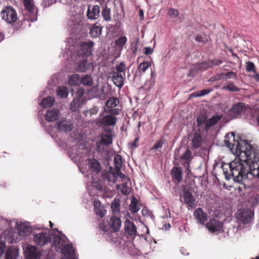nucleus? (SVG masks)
I'll use <instances>...</instances> for the list:
<instances>
[{
	"mask_svg": "<svg viewBox=\"0 0 259 259\" xmlns=\"http://www.w3.org/2000/svg\"><path fill=\"white\" fill-rule=\"evenodd\" d=\"M224 142L237 156L229 163H222L224 174L227 180L233 179L236 182L242 183L246 176L250 174V166L254 162L256 151L245 140L236 141L233 133L226 135Z\"/></svg>",
	"mask_w": 259,
	"mask_h": 259,
	"instance_id": "obj_1",
	"label": "nucleus"
},
{
	"mask_svg": "<svg viewBox=\"0 0 259 259\" xmlns=\"http://www.w3.org/2000/svg\"><path fill=\"white\" fill-rule=\"evenodd\" d=\"M121 110L119 109H104L105 114L100 115L97 118L96 123L99 126H103L108 128V126L114 127L115 126L118 118L116 115L120 114Z\"/></svg>",
	"mask_w": 259,
	"mask_h": 259,
	"instance_id": "obj_2",
	"label": "nucleus"
},
{
	"mask_svg": "<svg viewBox=\"0 0 259 259\" xmlns=\"http://www.w3.org/2000/svg\"><path fill=\"white\" fill-rule=\"evenodd\" d=\"M53 239L52 246L55 248L57 251L60 250L63 254L73 253V247L71 245L66 244V238L65 236L55 234L51 236Z\"/></svg>",
	"mask_w": 259,
	"mask_h": 259,
	"instance_id": "obj_3",
	"label": "nucleus"
},
{
	"mask_svg": "<svg viewBox=\"0 0 259 259\" xmlns=\"http://www.w3.org/2000/svg\"><path fill=\"white\" fill-rule=\"evenodd\" d=\"M125 68V64L123 62H121L119 65H116L115 68H113L110 73L113 83L119 88H122L124 84Z\"/></svg>",
	"mask_w": 259,
	"mask_h": 259,
	"instance_id": "obj_4",
	"label": "nucleus"
},
{
	"mask_svg": "<svg viewBox=\"0 0 259 259\" xmlns=\"http://www.w3.org/2000/svg\"><path fill=\"white\" fill-rule=\"evenodd\" d=\"M24 10L23 11L24 19L33 22L37 20V10L34 5V0H22Z\"/></svg>",
	"mask_w": 259,
	"mask_h": 259,
	"instance_id": "obj_5",
	"label": "nucleus"
},
{
	"mask_svg": "<svg viewBox=\"0 0 259 259\" xmlns=\"http://www.w3.org/2000/svg\"><path fill=\"white\" fill-rule=\"evenodd\" d=\"M236 216L239 224H247L251 222L253 213L250 209H242L237 211Z\"/></svg>",
	"mask_w": 259,
	"mask_h": 259,
	"instance_id": "obj_6",
	"label": "nucleus"
},
{
	"mask_svg": "<svg viewBox=\"0 0 259 259\" xmlns=\"http://www.w3.org/2000/svg\"><path fill=\"white\" fill-rule=\"evenodd\" d=\"M1 13L3 19L8 23H14L17 20V14L11 6L7 7Z\"/></svg>",
	"mask_w": 259,
	"mask_h": 259,
	"instance_id": "obj_7",
	"label": "nucleus"
},
{
	"mask_svg": "<svg viewBox=\"0 0 259 259\" xmlns=\"http://www.w3.org/2000/svg\"><path fill=\"white\" fill-rule=\"evenodd\" d=\"M34 243L39 246H43L51 242V235L48 233L40 232L33 234Z\"/></svg>",
	"mask_w": 259,
	"mask_h": 259,
	"instance_id": "obj_8",
	"label": "nucleus"
},
{
	"mask_svg": "<svg viewBox=\"0 0 259 259\" xmlns=\"http://www.w3.org/2000/svg\"><path fill=\"white\" fill-rule=\"evenodd\" d=\"M25 259H40L41 256L40 251L34 245H27L24 250Z\"/></svg>",
	"mask_w": 259,
	"mask_h": 259,
	"instance_id": "obj_9",
	"label": "nucleus"
},
{
	"mask_svg": "<svg viewBox=\"0 0 259 259\" xmlns=\"http://www.w3.org/2000/svg\"><path fill=\"white\" fill-rule=\"evenodd\" d=\"M94 42L92 41H82L80 45L78 51L79 57H90L92 54Z\"/></svg>",
	"mask_w": 259,
	"mask_h": 259,
	"instance_id": "obj_10",
	"label": "nucleus"
},
{
	"mask_svg": "<svg viewBox=\"0 0 259 259\" xmlns=\"http://www.w3.org/2000/svg\"><path fill=\"white\" fill-rule=\"evenodd\" d=\"M248 108L243 103H238L234 104L230 110V114L234 118L240 117L245 113Z\"/></svg>",
	"mask_w": 259,
	"mask_h": 259,
	"instance_id": "obj_11",
	"label": "nucleus"
},
{
	"mask_svg": "<svg viewBox=\"0 0 259 259\" xmlns=\"http://www.w3.org/2000/svg\"><path fill=\"white\" fill-rule=\"evenodd\" d=\"M183 199L188 209L193 208L196 205V199L193 194L186 188L183 190Z\"/></svg>",
	"mask_w": 259,
	"mask_h": 259,
	"instance_id": "obj_12",
	"label": "nucleus"
},
{
	"mask_svg": "<svg viewBox=\"0 0 259 259\" xmlns=\"http://www.w3.org/2000/svg\"><path fill=\"white\" fill-rule=\"evenodd\" d=\"M56 127L60 131L69 132L72 129L73 124L70 120L62 118L56 122Z\"/></svg>",
	"mask_w": 259,
	"mask_h": 259,
	"instance_id": "obj_13",
	"label": "nucleus"
},
{
	"mask_svg": "<svg viewBox=\"0 0 259 259\" xmlns=\"http://www.w3.org/2000/svg\"><path fill=\"white\" fill-rule=\"evenodd\" d=\"M222 63V61L219 59H214L209 60L208 61H204L195 64L194 69H196V70H204L212 67L214 65H218L221 64Z\"/></svg>",
	"mask_w": 259,
	"mask_h": 259,
	"instance_id": "obj_14",
	"label": "nucleus"
},
{
	"mask_svg": "<svg viewBox=\"0 0 259 259\" xmlns=\"http://www.w3.org/2000/svg\"><path fill=\"white\" fill-rule=\"evenodd\" d=\"M205 131H201L200 129H197L195 133L194 134L193 138L192 140V147L195 149L199 148L202 144L204 141V132Z\"/></svg>",
	"mask_w": 259,
	"mask_h": 259,
	"instance_id": "obj_15",
	"label": "nucleus"
},
{
	"mask_svg": "<svg viewBox=\"0 0 259 259\" xmlns=\"http://www.w3.org/2000/svg\"><path fill=\"white\" fill-rule=\"evenodd\" d=\"M223 224L219 221L211 219L205 224V226L208 230L211 233H215L220 231L223 228Z\"/></svg>",
	"mask_w": 259,
	"mask_h": 259,
	"instance_id": "obj_16",
	"label": "nucleus"
},
{
	"mask_svg": "<svg viewBox=\"0 0 259 259\" xmlns=\"http://www.w3.org/2000/svg\"><path fill=\"white\" fill-rule=\"evenodd\" d=\"M114 163L115 166L114 171H116V174H117L119 177H122L123 178L124 181H127L128 180V178L120 171V168L122 164V158L120 155L116 154L114 156Z\"/></svg>",
	"mask_w": 259,
	"mask_h": 259,
	"instance_id": "obj_17",
	"label": "nucleus"
},
{
	"mask_svg": "<svg viewBox=\"0 0 259 259\" xmlns=\"http://www.w3.org/2000/svg\"><path fill=\"white\" fill-rule=\"evenodd\" d=\"M104 131L106 134H102L100 141L108 146L112 143V138L114 137L113 130L112 128H104Z\"/></svg>",
	"mask_w": 259,
	"mask_h": 259,
	"instance_id": "obj_18",
	"label": "nucleus"
},
{
	"mask_svg": "<svg viewBox=\"0 0 259 259\" xmlns=\"http://www.w3.org/2000/svg\"><path fill=\"white\" fill-rule=\"evenodd\" d=\"M193 216L197 223L203 225L207 220V214L202 210L201 208H197L193 213Z\"/></svg>",
	"mask_w": 259,
	"mask_h": 259,
	"instance_id": "obj_19",
	"label": "nucleus"
},
{
	"mask_svg": "<svg viewBox=\"0 0 259 259\" xmlns=\"http://www.w3.org/2000/svg\"><path fill=\"white\" fill-rule=\"evenodd\" d=\"M100 7L98 5L88 7L87 12V16L89 19L95 20L97 19L100 16Z\"/></svg>",
	"mask_w": 259,
	"mask_h": 259,
	"instance_id": "obj_20",
	"label": "nucleus"
},
{
	"mask_svg": "<svg viewBox=\"0 0 259 259\" xmlns=\"http://www.w3.org/2000/svg\"><path fill=\"white\" fill-rule=\"evenodd\" d=\"M15 227H17L20 236L24 237L28 236L31 232V228L25 225L23 223L19 224L18 222H15Z\"/></svg>",
	"mask_w": 259,
	"mask_h": 259,
	"instance_id": "obj_21",
	"label": "nucleus"
},
{
	"mask_svg": "<svg viewBox=\"0 0 259 259\" xmlns=\"http://www.w3.org/2000/svg\"><path fill=\"white\" fill-rule=\"evenodd\" d=\"M59 115V111L56 109H53L51 110H48L46 112L45 115V119L49 122L54 121L58 119Z\"/></svg>",
	"mask_w": 259,
	"mask_h": 259,
	"instance_id": "obj_22",
	"label": "nucleus"
},
{
	"mask_svg": "<svg viewBox=\"0 0 259 259\" xmlns=\"http://www.w3.org/2000/svg\"><path fill=\"white\" fill-rule=\"evenodd\" d=\"M119 178L121 179L122 183L121 185H117L116 186L117 188L122 194L125 195L129 194L131 191V188L127 184L128 183H130V180L128 179L127 181H124V178L122 177H119Z\"/></svg>",
	"mask_w": 259,
	"mask_h": 259,
	"instance_id": "obj_23",
	"label": "nucleus"
},
{
	"mask_svg": "<svg viewBox=\"0 0 259 259\" xmlns=\"http://www.w3.org/2000/svg\"><path fill=\"white\" fill-rule=\"evenodd\" d=\"M124 230L125 233L130 236H135L137 233L136 225L129 220L125 222Z\"/></svg>",
	"mask_w": 259,
	"mask_h": 259,
	"instance_id": "obj_24",
	"label": "nucleus"
},
{
	"mask_svg": "<svg viewBox=\"0 0 259 259\" xmlns=\"http://www.w3.org/2000/svg\"><path fill=\"white\" fill-rule=\"evenodd\" d=\"M110 227L114 232L119 231L121 227V222L119 218L116 216L111 217L109 223Z\"/></svg>",
	"mask_w": 259,
	"mask_h": 259,
	"instance_id": "obj_25",
	"label": "nucleus"
},
{
	"mask_svg": "<svg viewBox=\"0 0 259 259\" xmlns=\"http://www.w3.org/2000/svg\"><path fill=\"white\" fill-rule=\"evenodd\" d=\"M253 160L254 162L250 166V174L252 175H256L257 178L259 179V163L258 153L257 152L255 158H254V159H253Z\"/></svg>",
	"mask_w": 259,
	"mask_h": 259,
	"instance_id": "obj_26",
	"label": "nucleus"
},
{
	"mask_svg": "<svg viewBox=\"0 0 259 259\" xmlns=\"http://www.w3.org/2000/svg\"><path fill=\"white\" fill-rule=\"evenodd\" d=\"M88 57L85 56L81 57L82 60L79 62L77 68L79 72H84L90 67L91 63L88 62ZM79 58H81V57Z\"/></svg>",
	"mask_w": 259,
	"mask_h": 259,
	"instance_id": "obj_27",
	"label": "nucleus"
},
{
	"mask_svg": "<svg viewBox=\"0 0 259 259\" xmlns=\"http://www.w3.org/2000/svg\"><path fill=\"white\" fill-rule=\"evenodd\" d=\"M19 249L17 248L9 247L5 254V259H17Z\"/></svg>",
	"mask_w": 259,
	"mask_h": 259,
	"instance_id": "obj_28",
	"label": "nucleus"
},
{
	"mask_svg": "<svg viewBox=\"0 0 259 259\" xmlns=\"http://www.w3.org/2000/svg\"><path fill=\"white\" fill-rule=\"evenodd\" d=\"M89 165L91 171L95 174H98L101 170L100 163L96 159H89Z\"/></svg>",
	"mask_w": 259,
	"mask_h": 259,
	"instance_id": "obj_29",
	"label": "nucleus"
},
{
	"mask_svg": "<svg viewBox=\"0 0 259 259\" xmlns=\"http://www.w3.org/2000/svg\"><path fill=\"white\" fill-rule=\"evenodd\" d=\"M221 116H213L211 118L206 120L205 123L204 131L206 132L212 126L215 125L221 119Z\"/></svg>",
	"mask_w": 259,
	"mask_h": 259,
	"instance_id": "obj_30",
	"label": "nucleus"
},
{
	"mask_svg": "<svg viewBox=\"0 0 259 259\" xmlns=\"http://www.w3.org/2000/svg\"><path fill=\"white\" fill-rule=\"evenodd\" d=\"M120 199L115 197L111 202V208L114 214H118L120 212Z\"/></svg>",
	"mask_w": 259,
	"mask_h": 259,
	"instance_id": "obj_31",
	"label": "nucleus"
},
{
	"mask_svg": "<svg viewBox=\"0 0 259 259\" xmlns=\"http://www.w3.org/2000/svg\"><path fill=\"white\" fill-rule=\"evenodd\" d=\"M119 103V101L117 98L112 97L106 101V106L107 107V109H116V107Z\"/></svg>",
	"mask_w": 259,
	"mask_h": 259,
	"instance_id": "obj_32",
	"label": "nucleus"
},
{
	"mask_svg": "<svg viewBox=\"0 0 259 259\" xmlns=\"http://www.w3.org/2000/svg\"><path fill=\"white\" fill-rule=\"evenodd\" d=\"M174 178L178 182L182 181V170L180 167H175L171 171Z\"/></svg>",
	"mask_w": 259,
	"mask_h": 259,
	"instance_id": "obj_33",
	"label": "nucleus"
},
{
	"mask_svg": "<svg viewBox=\"0 0 259 259\" xmlns=\"http://www.w3.org/2000/svg\"><path fill=\"white\" fill-rule=\"evenodd\" d=\"M102 32V29L96 24L90 27V35L93 37H97L100 35Z\"/></svg>",
	"mask_w": 259,
	"mask_h": 259,
	"instance_id": "obj_34",
	"label": "nucleus"
},
{
	"mask_svg": "<svg viewBox=\"0 0 259 259\" xmlns=\"http://www.w3.org/2000/svg\"><path fill=\"white\" fill-rule=\"evenodd\" d=\"M12 223L13 222H9L7 220L1 218L0 219V229L3 230H12Z\"/></svg>",
	"mask_w": 259,
	"mask_h": 259,
	"instance_id": "obj_35",
	"label": "nucleus"
},
{
	"mask_svg": "<svg viewBox=\"0 0 259 259\" xmlns=\"http://www.w3.org/2000/svg\"><path fill=\"white\" fill-rule=\"evenodd\" d=\"M126 41L127 38L125 36H120L115 41V46L116 49L119 51L122 50Z\"/></svg>",
	"mask_w": 259,
	"mask_h": 259,
	"instance_id": "obj_36",
	"label": "nucleus"
},
{
	"mask_svg": "<svg viewBox=\"0 0 259 259\" xmlns=\"http://www.w3.org/2000/svg\"><path fill=\"white\" fill-rule=\"evenodd\" d=\"M72 23L73 22H71V24H70L71 33L74 34L78 33L82 28V23L80 19H79L78 20H77L76 23H74L73 25Z\"/></svg>",
	"mask_w": 259,
	"mask_h": 259,
	"instance_id": "obj_37",
	"label": "nucleus"
},
{
	"mask_svg": "<svg viewBox=\"0 0 259 259\" xmlns=\"http://www.w3.org/2000/svg\"><path fill=\"white\" fill-rule=\"evenodd\" d=\"M82 106V102L77 99H74L70 103V109L72 111H76L79 110Z\"/></svg>",
	"mask_w": 259,
	"mask_h": 259,
	"instance_id": "obj_38",
	"label": "nucleus"
},
{
	"mask_svg": "<svg viewBox=\"0 0 259 259\" xmlns=\"http://www.w3.org/2000/svg\"><path fill=\"white\" fill-rule=\"evenodd\" d=\"M55 100L54 98L49 97L44 99L40 103V106L44 108H48L52 106L54 104Z\"/></svg>",
	"mask_w": 259,
	"mask_h": 259,
	"instance_id": "obj_39",
	"label": "nucleus"
},
{
	"mask_svg": "<svg viewBox=\"0 0 259 259\" xmlns=\"http://www.w3.org/2000/svg\"><path fill=\"white\" fill-rule=\"evenodd\" d=\"M81 81V77L78 74L71 75L69 79V83L72 86L79 85Z\"/></svg>",
	"mask_w": 259,
	"mask_h": 259,
	"instance_id": "obj_40",
	"label": "nucleus"
},
{
	"mask_svg": "<svg viewBox=\"0 0 259 259\" xmlns=\"http://www.w3.org/2000/svg\"><path fill=\"white\" fill-rule=\"evenodd\" d=\"M93 83V79L91 75H86L81 77L80 84L86 86H91Z\"/></svg>",
	"mask_w": 259,
	"mask_h": 259,
	"instance_id": "obj_41",
	"label": "nucleus"
},
{
	"mask_svg": "<svg viewBox=\"0 0 259 259\" xmlns=\"http://www.w3.org/2000/svg\"><path fill=\"white\" fill-rule=\"evenodd\" d=\"M206 117L203 115H200L197 118V123L198 129L201 131H204L205 123L206 122Z\"/></svg>",
	"mask_w": 259,
	"mask_h": 259,
	"instance_id": "obj_42",
	"label": "nucleus"
},
{
	"mask_svg": "<svg viewBox=\"0 0 259 259\" xmlns=\"http://www.w3.org/2000/svg\"><path fill=\"white\" fill-rule=\"evenodd\" d=\"M140 209V206L138 204L137 199L135 198H133L130 205V210L133 213H136L138 212Z\"/></svg>",
	"mask_w": 259,
	"mask_h": 259,
	"instance_id": "obj_43",
	"label": "nucleus"
},
{
	"mask_svg": "<svg viewBox=\"0 0 259 259\" xmlns=\"http://www.w3.org/2000/svg\"><path fill=\"white\" fill-rule=\"evenodd\" d=\"M57 95L63 98H66L68 95V90L66 87H60L57 90Z\"/></svg>",
	"mask_w": 259,
	"mask_h": 259,
	"instance_id": "obj_44",
	"label": "nucleus"
},
{
	"mask_svg": "<svg viewBox=\"0 0 259 259\" xmlns=\"http://www.w3.org/2000/svg\"><path fill=\"white\" fill-rule=\"evenodd\" d=\"M110 11V9L108 8L106 6L102 11V15L104 19L106 21H110L111 20Z\"/></svg>",
	"mask_w": 259,
	"mask_h": 259,
	"instance_id": "obj_45",
	"label": "nucleus"
},
{
	"mask_svg": "<svg viewBox=\"0 0 259 259\" xmlns=\"http://www.w3.org/2000/svg\"><path fill=\"white\" fill-rule=\"evenodd\" d=\"M107 179L109 182L115 183L116 179L119 178L117 174H116L115 171H112L111 172L107 174L106 176Z\"/></svg>",
	"mask_w": 259,
	"mask_h": 259,
	"instance_id": "obj_46",
	"label": "nucleus"
},
{
	"mask_svg": "<svg viewBox=\"0 0 259 259\" xmlns=\"http://www.w3.org/2000/svg\"><path fill=\"white\" fill-rule=\"evenodd\" d=\"M181 158L182 159L186 160L187 164L189 166V162L192 158L191 151L187 149L185 152V153H184L183 155L181 156Z\"/></svg>",
	"mask_w": 259,
	"mask_h": 259,
	"instance_id": "obj_47",
	"label": "nucleus"
},
{
	"mask_svg": "<svg viewBox=\"0 0 259 259\" xmlns=\"http://www.w3.org/2000/svg\"><path fill=\"white\" fill-rule=\"evenodd\" d=\"M212 90L211 89H206L201 90L198 93H194L191 95V96L193 97H202L204 95H206L209 94L210 92H211Z\"/></svg>",
	"mask_w": 259,
	"mask_h": 259,
	"instance_id": "obj_48",
	"label": "nucleus"
},
{
	"mask_svg": "<svg viewBox=\"0 0 259 259\" xmlns=\"http://www.w3.org/2000/svg\"><path fill=\"white\" fill-rule=\"evenodd\" d=\"M249 202L253 206L258 204L259 203V194H254L250 198Z\"/></svg>",
	"mask_w": 259,
	"mask_h": 259,
	"instance_id": "obj_49",
	"label": "nucleus"
},
{
	"mask_svg": "<svg viewBox=\"0 0 259 259\" xmlns=\"http://www.w3.org/2000/svg\"><path fill=\"white\" fill-rule=\"evenodd\" d=\"M99 111V108L97 106H94L92 108L84 112L86 116H91L93 115L96 114Z\"/></svg>",
	"mask_w": 259,
	"mask_h": 259,
	"instance_id": "obj_50",
	"label": "nucleus"
},
{
	"mask_svg": "<svg viewBox=\"0 0 259 259\" xmlns=\"http://www.w3.org/2000/svg\"><path fill=\"white\" fill-rule=\"evenodd\" d=\"M150 63L149 62H144L141 63L139 66V70L140 72H145V71L150 66Z\"/></svg>",
	"mask_w": 259,
	"mask_h": 259,
	"instance_id": "obj_51",
	"label": "nucleus"
},
{
	"mask_svg": "<svg viewBox=\"0 0 259 259\" xmlns=\"http://www.w3.org/2000/svg\"><path fill=\"white\" fill-rule=\"evenodd\" d=\"M246 70L248 72H255V68L254 63L249 61L246 62Z\"/></svg>",
	"mask_w": 259,
	"mask_h": 259,
	"instance_id": "obj_52",
	"label": "nucleus"
},
{
	"mask_svg": "<svg viewBox=\"0 0 259 259\" xmlns=\"http://www.w3.org/2000/svg\"><path fill=\"white\" fill-rule=\"evenodd\" d=\"M95 211L96 213L100 217H103L106 212V210L103 206L95 208Z\"/></svg>",
	"mask_w": 259,
	"mask_h": 259,
	"instance_id": "obj_53",
	"label": "nucleus"
},
{
	"mask_svg": "<svg viewBox=\"0 0 259 259\" xmlns=\"http://www.w3.org/2000/svg\"><path fill=\"white\" fill-rule=\"evenodd\" d=\"M224 89L231 92H238L239 91V89L233 83L228 84V85L224 87Z\"/></svg>",
	"mask_w": 259,
	"mask_h": 259,
	"instance_id": "obj_54",
	"label": "nucleus"
},
{
	"mask_svg": "<svg viewBox=\"0 0 259 259\" xmlns=\"http://www.w3.org/2000/svg\"><path fill=\"white\" fill-rule=\"evenodd\" d=\"M107 146V145H105L101 141H99L98 143H97V151L99 152H103L105 151Z\"/></svg>",
	"mask_w": 259,
	"mask_h": 259,
	"instance_id": "obj_55",
	"label": "nucleus"
},
{
	"mask_svg": "<svg viewBox=\"0 0 259 259\" xmlns=\"http://www.w3.org/2000/svg\"><path fill=\"white\" fill-rule=\"evenodd\" d=\"M222 75L223 76L225 79H230L232 78L236 79L237 78L236 73L232 71L225 73H222Z\"/></svg>",
	"mask_w": 259,
	"mask_h": 259,
	"instance_id": "obj_56",
	"label": "nucleus"
},
{
	"mask_svg": "<svg viewBox=\"0 0 259 259\" xmlns=\"http://www.w3.org/2000/svg\"><path fill=\"white\" fill-rule=\"evenodd\" d=\"M179 14V11L176 9L170 8L168 10L167 14L172 18L178 16Z\"/></svg>",
	"mask_w": 259,
	"mask_h": 259,
	"instance_id": "obj_57",
	"label": "nucleus"
},
{
	"mask_svg": "<svg viewBox=\"0 0 259 259\" xmlns=\"http://www.w3.org/2000/svg\"><path fill=\"white\" fill-rule=\"evenodd\" d=\"M84 90L82 88H78L75 93V99H79L81 100V97L83 96L84 94Z\"/></svg>",
	"mask_w": 259,
	"mask_h": 259,
	"instance_id": "obj_58",
	"label": "nucleus"
},
{
	"mask_svg": "<svg viewBox=\"0 0 259 259\" xmlns=\"http://www.w3.org/2000/svg\"><path fill=\"white\" fill-rule=\"evenodd\" d=\"M62 259H75V250L73 249V253L64 254V257Z\"/></svg>",
	"mask_w": 259,
	"mask_h": 259,
	"instance_id": "obj_59",
	"label": "nucleus"
},
{
	"mask_svg": "<svg viewBox=\"0 0 259 259\" xmlns=\"http://www.w3.org/2000/svg\"><path fill=\"white\" fill-rule=\"evenodd\" d=\"M195 40L203 44L206 43L207 41V39L201 35L196 36L195 37Z\"/></svg>",
	"mask_w": 259,
	"mask_h": 259,
	"instance_id": "obj_60",
	"label": "nucleus"
},
{
	"mask_svg": "<svg viewBox=\"0 0 259 259\" xmlns=\"http://www.w3.org/2000/svg\"><path fill=\"white\" fill-rule=\"evenodd\" d=\"M163 145V142L162 141H158L153 146V149H157L161 148Z\"/></svg>",
	"mask_w": 259,
	"mask_h": 259,
	"instance_id": "obj_61",
	"label": "nucleus"
},
{
	"mask_svg": "<svg viewBox=\"0 0 259 259\" xmlns=\"http://www.w3.org/2000/svg\"><path fill=\"white\" fill-rule=\"evenodd\" d=\"M144 49H145L144 54L146 55L151 54L153 52V50L151 47H145L144 48Z\"/></svg>",
	"mask_w": 259,
	"mask_h": 259,
	"instance_id": "obj_62",
	"label": "nucleus"
},
{
	"mask_svg": "<svg viewBox=\"0 0 259 259\" xmlns=\"http://www.w3.org/2000/svg\"><path fill=\"white\" fill-rule=\"evenodd\" d=\"M94 206L95 209L96 208L102 206L103 205H101V202L99 201L95 200L94 201Z\"/></svg>",
	"mask_w": 259,
	"mask_h": 259,
	"instance_id": "obj_63",
	"label": "nucleus"
},
{
	"mask_svg": "<svg viewBox=\"0 0 259 259\" xmlns=\"http://www.w3.org/2000/svg\"><path fill=\"white\" fill-rule=\"evenodd\" d=\"M5 250V244L3 243H0V256H2Z\"/></svg>",
	"mask_w": 259,
	"mask_h": 259,
	"instance_id": "obj_64",
	"label": "nucleus"
}]
</instances>
